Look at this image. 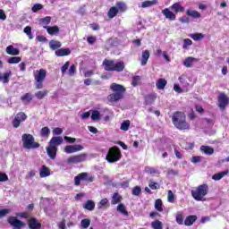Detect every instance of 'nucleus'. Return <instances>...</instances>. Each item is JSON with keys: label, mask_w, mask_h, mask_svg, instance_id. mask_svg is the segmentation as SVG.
Wrapping results in <instances>:
<instances>
[{"label": "nucleus", "mask_w": 229, "mask_h": 229, "mask_svg": "<svg viewBox=\"0 0 229 229\" xmlns=\"http://www.w3.org/2000/svg\"><path fill=\"white\" fill-rule=\"evenodd\" d=\"M196 221H198V216L196 215H190V216H186V218L184 220V225L185 226H192L194 225V223H196Z\"/></svg>", "instance_id": "19"}, {"label": "nucleus", "mask_w": 229, "mask_h": 229, "mask_svg": "<svg viewBox=\"0 0 229 229\" xmlns=\"http://www.w3.org/2000/svg\"><path fill=\"white\" fill-rule=\"evenodd\" d=\"M200 151H203V153H205V155H214V148L209 147V146H205L202 145L200 147Z\"/></svg>", "instance_id": "34"}, {"label": "nucleus", "mask_w": 229, "mask_h": 229, "mask_svg": "<svg viewBox=\"0 0 229 229\" xmlns=\"http://www.w3.org/2000/svg\"><path fill=\"white\" fill-rule=\"evenodd\" d=\"M35 87L37 89H44V81L47 78V70L39 69L33 72Z\"/></svg>", "instance_id": "5"}, {"label": "nucleus", "mask_w": 229, "mask_h": 229, "mask_svg": "<svg viewBox=\"0 0 229 229\" xmlns=\"http://www.w3.org/2000/svg\"><path fill=\"white\" fill-rule=\"evenodd\" d=\"M186 15L188 17H192V19H199L201 17V13L196 10L187 9Z\"/></svg>", "instance_id": "24"}, {"label": "nucleus", "mask_w": 229, "mask_h": 229, "mask_svg": "<svg viewBox=\"0 0 229 229\" xmlns=\"http://www.w3.org/2000/svg\"><path fill=\"white\" fill-rule=\"evenodd\" d=\"M69 76H74L76 74V65L72 64L68 70Z\"/></svg>", "instance_id": "62"}, {"label": "nucleus", "mask_w": 229, "mask_h": 229, "mask_svg": "<svg viewBox=\"0 0 229 229\" xmlns=\"http://www.w3.org/2000/svg\"><path fill=\"white\" fill-rule=\"evenodd\" d=\"M131 124V123L130 122V120H124L120 127V130H122L123 131H128V130H130V125Z\"/></svg>", "instance_id": "38"}, {"label": "nucleus", "mask_w": 229, "mask_h": 229, "mask_svg": "<svg viewBox=\"0 0 229 229\" xmlns=\"http://www.w3.org/2000/svg\"><path fill=\"white\" fill-rule=\"evenodd\" d=\"M167 199L169 203H174V193H173V191H168Z\"/></svg>", "instance_id": "59"}, {"label": "nucleus", "mask_w": 229, "mask_h": 229, "mask_svg": "<svg viewBox=\"0 0 229 229\" xmlns=\"http://www.w3.org/2000/svg\"><path fill=\"white\" fill-rule=\"evenodd\" d=\"M172 123L177 130H191V123H187V115L182 111H176L173 114Z\"/></svg>", "instance_id": "1"}, {"label": "nucleus", "mask_w": 229, "mask_h": 229, "mask_svg": "<svg viewBox=\"0 0 229 229\" xmlns=\"http://www.w3.org/2000/svg\"><path fill=\"white\" fill-rule=\"evenodd\" d=\"M123 154L121 153V148L119 147L114 146L108 149V152L106 156V160L109 164H115V162H119Z\"/></svg>", "instance_id": "6"}, {"label": "nucleus", "mask_w": 229, "mask_h": 229, "mask_svg": "<svg viewBox=\"0 0 229 229\" xmlns=\"http://www.w3.org/2000/svg\"><path fill=\"white\" fill-rule=\"evenodd\" d=\"M162 13L168 21H176V14L170 8H165L162 10Z\"/></svg>", "instance_id": "17"}, {"label": "nucleus", "mask_w": 229, "mask_h": 229, "mask_svg": "<svg viewBox=\"0 0 229 229\" xmlns=\"http://www.w3.org/2000/svg\"><path fill=\"white\" fill-rule=\"evenodd\" d=\"M44 8V5L41 4H36L32 6L31 10L33 13H37V12H40Z\"/></svg>", "instance_id": "53"}, {"label": "nucleus", "mask_w": 229, "mask_h": 229, "mask_svg": "<svg viewBox=\"0 0 229 229\" xmlns=\"http://www.w3.org/2000/svg\"><path fill=\"white\" fill-rule=\"evenodd\" d=\"M50 175H51V170L49 169V167L46 165H42L39 171L40 178H47V176H50Z\"/></svg>", "instance_id": "22"}, {"label": "nucleus", "mask_w": 229, "mask_h": 229, "mask_svg": "<svg viewBox=\"0 0 229 229\" xmlns=\"http://www.w3.org/2000/svg\"><path fill=\"white\" fill-rule=\"evenodd\" d=\"M155 208L158 212H164V208H162V199H156V201H155Z\"/></svg>", "instance_id": "42"}, {"label": "nucleus", "mask_w": 229, "mask_h": 229, "mask_svg": "<svg viewBox=\"0 0 229 229\" xmlns=\"http://www.w3.org/2000/svg\"><path fill=\"white\" fill-rule=\"evenodd\" d=\"M56 153H58V147L49 145L47 148V155H48L51 160H55V158H56Z\"/></svg>", "instance_id": "15"}, {"label": "nucleus", "mask_w": 229, "mask_h": 229, "mask_svg": "<svg viewBox=\"0 0 229 229\" xmlns=\"http://www.w3.org/2000/svg\"><path fill=\"white\" fill-rule=\"evenodd\" d=\"M117 13H119V9H117L116 6H112L107 12V16L109 19H114V17H116Z\"/></svg>", "instance_id": "31"}, {"label": "nucleus", "mask_w": 229, "mask_h": 229, "mask_svg": "<svg viewBox=\"0 0 229 229\" xmlns=\"http://www.w3.org/2000/svg\"><path fill=\"white\" fill-rule=\"evenodd\" d=\"M49 94V90L44 89V90H39L35 93V97L37 99H43Z\"/></svg>", "instance_id": "37"}, {"label": "nucleus", "mask_w": 229, "mask_h": 229, "mask_svg": "<svg viewBox=\"0 0 229 229\" xmlns=\"http://www.w3.org/2000/svg\"><path fill=\"white\" fill-rule=\"evenodd\" d=\"M157 101V94L149 93L144 97V105L149 106L153 105Z\"/></svg>", "instance_id": "16"}, {"label": "nucleus", "mask_w": 229, "mask_h": 229, "mask_svg": "<svg viewBox=\"0 0 229 229\" xmlns=\"http://www.w3.org/2000/svg\"><path fill=\"white\" fill-rule=\"evenodd\" d=\"M63 142H64V138H62L60 136H55L50 140L49 145L58 148V146H60V144H62Z\"/></svg>", "instance_id": "21"}, {"label": "nucleus", "mask_w": 229, "mask_h": 229, "mask_svg": "<svg viewBox=\"0 0 229 229\" xmlns=\"http://www.w3.org/2000/svg\"><path fill=\"white\" fill-rule=\"evenodd\" d=\"M23 32L27 34V36L29 37V38L31 40L34 38L33 34L31 33V27L30 26H27L24 28Z\"/></svg>", "instance_id": "47"}, {"label": "nucleus", "mask_w": 229, "mask_h": 229, "mask_svg": "<svg viewBox=\"0 0 229 229\" xmlns=\"http://www.w3.org/2000/svg\"><path fill=\"white\" fill-rule=\"evenodd\" d=\"M190 38H192V40L198 41V40H203L205 38V35L203 33L196 32L192 34H189Z\"/></svg>", "instance_id": "36"}, {"label": "nucleus", "mask_w": 229, "mask_h": 229, "mask_svg": "<svg viewBox=\"0 0 229 229\" xmlns=\"http://www.w3.org/2000/svg\"><path fill=\"white\" fill-rule=\"evenodd\" d=\"M217 101H218V107L220 108V110H226V107L229 105V98H228V96L225 94V92H221L218 95Z\"/></svg>", "instance_id": "10"}, {"label": "nucleus", "mask_w": 229, "mask_h": 229, "mask_svg": "<svg viewBox=\"0 0 229 229\" xmlns=\"http://www.w3.org/2000/svg\"><path fill=\"white\" fill-rule=\"evenodd\" d=\"M45 30H47L48 35H58L60 33V28L56 25L55 26H44Z\"/></svg>", "instance_id": "20"}, {"label": "nucleus", "mask_w": 229, "mask_h": 229, "mask_svg": "<svg viewBox=\"0 0 229 229\" xmlns=\"http://www.w3.org/2000/svg\"><path fill=\"white\" fill-rule=\"evenodd\" d=\"M105 71L108 72H123L124 71V62H116L114 60L105 59L102 63Z\"/></svg>", "instance_id": "3"}, {"label": "nucleus", "mask_w": 229, "mask_h": 229, "mask_svg": "<svg viewBox=\"0 0 229 229\" xmlns=\"http://www.w3.org/2000/svg\"><path fill=\"white\" fill-rule=\"evenodd\" d=\"M8 214H10V208L0 209V219L5 217V216H8Z\"/></svg>", "instance_id": "60"}, {"label": "nucleus", "mask_w": 229, "mask_h": 229, "mask_svg": "<svg viewBox=\"0 0 229 229\" xmlns=\"http://www.w3.org/2000/svg\"><path fill=\"white\" fill-rule=\"evenodd\" d=\"M140 192H142V188H140V186H135L132 188V196H140Z\"/></svg>", "instance_id": "46"}, {"label": "nucleus", "mask_w": 229, "mask_h": 229, "mask_svg": "<svg viewBox=\"0 0 229 229\" xmlns=\"http://www.w3.org/2000/svg\"><path fill=\"white\" fill-rule=\"evenodd\" d=\"M83 145H67L64 147V153L71 155L72 153H78V151H82Z\"/></svg>", "instance_id": "13"}, {"label": "nucleus", "mask_w": 229, "mask_h": 229, "mask_svg": "<svg viewBox=\"0 0 229 229\" xmlns=\"http://www.w3.org/2000/svg\"><path fill=\"white\" fill-rule=\"evenodd\" d=\"M192 64H194V57H186L183 61V65L187 68L192 67Z\"/></svg>", "instance_id": "39"}, {"label": "nucleus", "mask_w": 229, "mask_h": 229, "mask_svg": "<svg viewBox=\"0 0 229 229\" xmlns=\"http://www.w3.org/2000/svg\"><path fill=\"white\" fill-rule=\"evenodd\" d=\"M98 208H103V207H105L106 208H108L109 205H108V199L105 198L102 199L98 204Z\"/></svg>", "instance_id": "40"}, {"label": "nucleus", "mask_w": 229, "mask_h": 229, "mask_svg": "<svg viewBox=\"0 0 229 229\" xmlns=\"http://www.w3.org/2000/svg\"><path fill=\"white\" fill-rule=\"evenodd\" d=\"M71 55L70 48H60L55 51L56 56H69Z\"/></svg>", "instance_id": "26"}, {"label": "nucleus", "mask_w": 229, "mask_h": 229, "mask_svg": "<svg viewBox=\"0 0 229 229\" xmlns=\"http://www.w3.org/2000/svg\"><path fill=\"white\" fill-rule=\"evenodd\" d=\"M226 174H228V170L219 172L217 174H213L212 180H214L215 182H219V180H221L222 178H225Z\"/></svg>", "instance_id": "28"}, {"label": "nucleus", "mask_w": 229, "mask_h": 229, "mask_svg": "<svg viewBox=\"0 0 229 229\" xmlns=\"http://www.w3.org/2000/svg\"><path fill=\"white\" fill-rule=\"evenodd\" d=\"M110 89L114 93H112L107 97V101H109V103H117V101L124 99V94L126 93V88H124V86L114 82L111 84Z\"/></svg>", "instance_id": "2"}, {"label": "nucleus", "mask_w": 229, "mask_h": 229, "mask_svg": "<svg viewBox=\"0 0 229 229\" xmlns=\"http://www.w3.org/2000/svg\"><path fill=\"white\" fill-rule=\"evenodd\" d=\"M167 85V81L165 79H158L156 82L157 89L158 90H164Z\"/></svg>", "instance_id": "27"}, {"label": "nucleus", "mask_w": 229, "mask_h": 229, "mask_svg": "<svg viewBox=\"0 0 229 229\" xmlns=\"http://www.w3.org/2000/svg\"><path fill=\"white\" fill-rule=\"evenodd\" d=\"M148 187L152 189V191H157V189H160V185H158V182H155L153 181L149 182Z\"/></svg>", "instance_id": "58"}, {"label": "nucleus", "mask_w": 229, "mask_h": 229, "mask_svg": "<svg viewBox=\"0 0 229 229\" xmlns=\"http://www.w3.org/2000/svg\"><path fill=\"white\" fill-rule=\"evenodd\" d=\"M208 184H200L191 190V196L195 201H206L205 197L208 194Z\"/></svg>", "instance_id": "4"}, {"label": "nucleus", "mask_w": 229, "mask_h": 229, "mask_svg": "<svg viewBox=\"0 0 229 229\" xmlns=\"http://www.w3.org/2000/svg\"><path fill=\"white\" fill-rule=\"evenodd\" d=\"M50 131L49 127H43L40 131V135L41 137H49Z\"/></svg>", "instance_id": "50"}, {"label": "nucleus", "mask_w": 229, "mask_h": 229, "mask_svg": "<svg viewBox=\"0 0 229 229\" xmlns=\"http://www.w3.org/2000/svg\"><path fill=\"white\" fill-rule=\"evenodd\" d=\"M27 225L30 229H42V224L38 222V219L35 217H30L27 221Z\"/></svg>", "instance_id": "14"}, {"label": "nucleus", "mask_w": 229, "mask_h": 229, "mask_svg": "<svg viewBox=\"0 0 229 229\" xmlns=\"http://www.w3.org/2000/svg\"><path fill=\"white\" fill-rule=\"evenodd\" d=\"M21 140L25 149H38V148H40V143L36 142L35 137H33L31 134H22Z\"/></svg>", "instance_id": "7"}, {"label": "nucleus", "mask_w": 229, "mask_h": 229, "mask_svg": "<svg viewBox=\"0 0 229 229\" xmlns=\"http://www.w3.org/2000/svg\"><path fill=\"white\" fill-rule=\"evenodd\" d=\"M87 153H81L78 155H73L67 158V164H81L82 162H87Z\"/></svg>", "instance_id": "9"}, {"label": "nucleus", "mask_w": 229, "mask_h": 229, "mask_svg": "<svg viewBox=\"0 0 229 229\" xmlns=\"http://www.w3.org/2000/svg\"><path fill=\"white\" fill-rule=\"evenodd\" d=\"M123 197L119 195V192H114L112 197L111 204L117 205L118 203H121Z\"/></svg>", "instance_id": "32"}, {"label": "nucleus", "mask_w": 229, "mask_h": 229, "mask_svg": "<svg viewBox=\"0 0 229 229\" xmlns=\"http://www.w3.org/2000/svg\"><path fill=\"white\" fill-rule=\"evenodd\" d=\"M116 8L119 12L124 13L126 12V4L123 3V2H118L116 3Z\"/></svg>", "instance_id": "45"}, {"label": "nucleus", "mask_w": 229, "mask_h": 229, "mask_svg": "<svg viewBox=\"0 0 229 229\" xmlns=\"http://www.w3.org/2000/svg\"><path fill=\"white\" fill-rule=\"evenodd\" d=\"M83 208H85V210H89V212H92V210H94V208H96V203L90 199L87 200L85 202V204L83 205Z\"/></svg>", "instance_id": "30"}, {"label": "nucleus", "mask_w": 229, "mask_h": 229, "mask_svg": "<svg viewBox=\"0 0 229 229\" xmlns=\"http://www.w3.org/2000/svg\"><path fill=\"white\" fill-rule=\"evenodd\" d=\"M189 46H192V40L191 38H184L182 49H189Z\"/></svg>", "instance_id": "51"}, {"label": "nucleus", "mask_w": 229, "mask_h": 229, "mask_svg": "<svg viewBox=\"0 0 229 229\" xmlns=\"http://www.w3.org/2000/svg\"><path fill=\"white\" fill-rule=\"evenodd\" d=\"M170 10H172L174 13H183V12H185V7L182 6L180 3H174L170 6Z\"/></svg>", "instance_id": "18"}, {"label": "nucleus", "mask_w": 229, "mask_h": 229, "mask_svg": "<svg viewBox=\"0 0 229 229\" xmlns=\"http://www.w3.org/2000/svg\"><path fill=\"white\" fill-rule=\"evenodd\" d=\"M40 24H42L43 26H47L51 24V16H46L45 18H42L40 20Z\"/></svg>", "instance_id": "48"}, {"label": "nucleus", "mask_w": 229, "mask_h": 229, "mask_svg": "<svg viewBox=\"0 0 229 229\" xmlns=\"http://www.w3.org/2000/svg\"><path fill=\"white\" fill-rule=\"evenodd\" d=\"M117 211L120 212L121 214H123V216H128V210H126V208L124 207V204L120 203L117 206Z\"/></svg>", "instance_id": "41"}, {"label": "nucleus", "mask_w": 229, "mask_h": 229, "mask_svg": "<svg viewBox=\"0 0 229 229\" xmlns=\"http://www.w3.org/2000/svg\"><path fill=\"white\" fill-rule=\"evenodd\" d=\"M149 50H144L141 53V65H146L149 60Z\"/></svg>", "instance_id": "29"}, {"label": "nucleus", "mask_w": 229, "mask_h": 229, "mask_svg": "<svg viewBox=\"0 0 229 229\" xmlns=\"http://www.w3.org/2000/svg\"><path fill=\"white\" fill-rule=\"evenodd\" d=\"M26 119H28L26 113L19 112L12 122L13 128H19V126H21V123L26 121Z\"/></svg>", "instance_id": "11"}, {"label": "nucleus", "mask_w": 229, "mask_h": 229, "mask_svg": "<svg viewBox=\"0 0 229 229\" xmlns=\"http://www.w3.org/2000/svg\"><path fill=\"white\" fill-rule=\"evenodd\" d=\"M146 173H148L149 174H157L158 173V171H157V168L155 167H146L145 168Z\"/></svg>", "instance_id": "61"}, {"label": "nucleus", "mask_w": 229, "mask_h": 229, "mask_svg": "<svg viewBox=\"0 0 229 229\" xmlns=\"http://www.w3.org/2000/svg\"><path fill=\"white\" fill-rule=\"evenodd\" d=\"M7 223L11 225V226H13V228L21 229L24 228L25 225L24 222L19 220L17 216H9L7 219Z\"/></svg>", "instance_id": "12"}, {"label": "nucleus", "mask_w": 229, "mask_h": 229, "mask_svg": "<svg viewBox=\"0 0 229 229\" xmlns=\"http://www.w3.org/2000/svg\"><path fill=\"white\" fill-rule=\"evenodd\" d=\"M141 78L139 75L133 76L131 81L132 87H137L139 85V82L140 81Z\"/></svg>", "instance_id": "55"}, {"label": "nucleus", "mask_w": 229, "mask_h": 229, "mask_svg": "<svg viewBox=\"0 0 229 229\" xmlns=\"http://www.w3.org/2000/svg\"><path fill=\"white\" fill-rule=\"evenodd\" d=\"M151 226L153 229H163L160 220H155L154 222H152Z\"/></svg>", "instance_id": "49"}, {"label": "nucleus", "mask_w": 229, "mask_h": 229, "mask_svg": "<svg viewBox=\"0 0 229 229\" xmlns=\"http://www.w3.org/2000/svg\"><path fill=\"white\" fill-rule=\"evenodd\" d=\"M175 221L177 225H183V215L182 213H177Z\"/></svg>", "instance_id": "56"}, {"label": "nucleus", "mask_w": 229, "mask_h": 229, "mask_svg": "<svg viewBox=\"0 0 229 229\" xmlns=\"http://www.w3.org/2000/svg\"><path fill=\"white\" fill-rule=\"evenodd\" d=\"M6 53L7 55H10L11 56H17L21 53L18 48L13 47V46H8L6 47Z\"/></svg>", "instance_id": "25"}, {"label": "nucleus", "mask_w": 229, "mask_h": 229, "mask_svg": "<svg viewBox=\"0 0 229 229\" xmlns=\"http://www.w3.org/2000/svg\"><path fill=\"white\" fill-rule=\"evenodd\" d=\"M0 182H8V175L5 173L0 172Z\"/></svg>", "instance_id": "64"}, {"label": "nucleus", "mask_w": 229, "mask_h": 229, "mask_svg": "<svg viewBox=\"0 0 229 229\" xmlns=\"http://www.w3.org/2000/svg\"><path fill=\"white\" fill-rule=\"evenodd\" d=\"M96 40H97L96 37H94V36H89L87 38V42H88V44H89V46H94Z\"/></svg>", "instance_id": "63"}, {"label": "nucleus", "mask_w": 229, "mask_h": 229, "mask_svg": "<svg viewBox=\"0 0 229 229\" xmlns=\"http://www.w3.org/2000/svg\"><path fill=\"white\" fill-rule=\"evenodd\" d=\"M12 74L11 72L1 73L0 72V81L3 83H9L10 82V75Z\"/></svg>", "instance_id": "35"}, {"label": "nucleus", "mask_w": 229, "mask_h": 229, "mask_svg": "<svg viewBox=\"0 0 229 229\" xmlns=\"http://www.w3.org/2000/svg\"><path fill=\"white\" fill-rule=\"evenodd\" d=\"M91 119L92 121H98V119H101V114L98 110H93L91 112Z\"/></svg>", "instance_id": "43"}, {"label": "nucleus", "mask_w": 229, "mask_h": 229, "mask_svg": "<svg viewBox=\"0 0 229 229\" xmlns=\"http://www.w3.org/2000/svg\"><path fill=\"white\" fill-rule=\"evenodd\" d=\"M155 4H157L156 1L147 0V1L142 2L141 8H149L150 6H153Z\"/></svg>", "instance_id": "44"}, {"label": "nucleus", "mask_w": 229, "mask_h": 229, "mask_svg": "<svg viewBox=\"0 0 229 229\" xmlns=\"http://www.w3.org/2000/svg\"><path fill=\"white\" fill-rule=\"evenodd\" d=\"M49 47L50 49H53V51H55V49H60V47H62V43L60 41L52 39L49 41Z\"/></svg>", "instance_id": "33"}, {"label": "nucleus", "mask_w": 229, "mask_h": 229, "mask_svg": "<svg viewBox=\"0 0 229 229\" xmlns=\"http://www.w3.org/2000/svg\"><path fill=\"white\" fill-rule=\"evenodd\" d=\"M69 65H71V63L68 61L64 63V64L61 67L62 76H64L65 72H67V69H69Z\"/></svg>", "instance_id": "57"}, {"label": "nucleus", "mask_w": 229, "mask_h": 229, "mask_svg": "<svg viewBox=\"0 0 229 229\" xmlns=\"http://www.w3.org/2000/svg\"><path fill=\"white\" fill-rule=\"evenodd\" d=\"M21 58L19 56H13L8 59V64H19Z\"/></svg>", "instance_id": "54"}, {"label": "nucleus", "mask_w": 229, "mask_h": 229, "mask_svg": "<svg viewBox=\"0 0 229 229\" xmlns=\"http://www.w3.org/2000/svg\"><path fill=\"white\" fill-rule=\"evenodd\" d=\"M21 101H22L24 105H30V103L33 101V94L25 93L23 96L21 97Z\"/></svg>", "instance_id": "23"}, {"label": "nucleus", "mask_w": 229, "mask_h": 229, "mask_svg": "<svg viewBox=\"0 0 229 229\" xmlns=\"http://www.w3.org/2000/svg\"><path fill=\"white\" fill-rule=\"evenodd\" d=\"M81 228H89L90 226V219L84 218L81 221Z\"/></svg>", "instance_id": "52"}, {"label": "nucleus", "mask_w": 229, "mask_h": 229, "mask_svg": "<svg viewBox=\"0 0 229 229\" xmlns=\"http://www.w3.org/2000/svg\"><path fill=\"white\" fill-rule=\"evenodd\" d=\"M81 181L92 183V182H94V176L89 175V173L87 172H82L74 177V185L79 187V185H81Z\"/></svg>", "instance_id": "8"}]
</instances>
